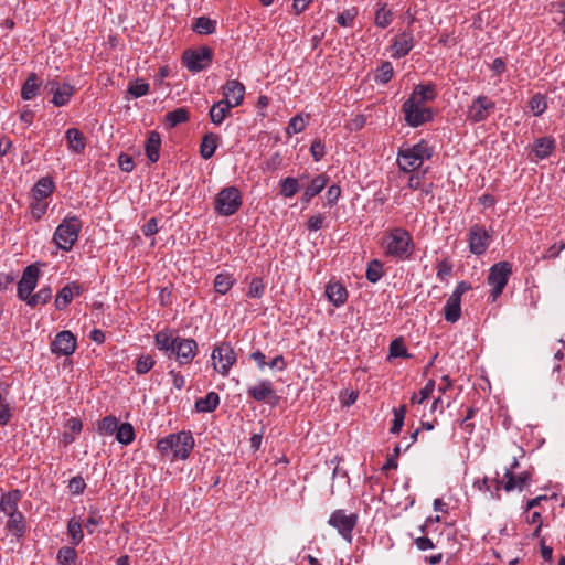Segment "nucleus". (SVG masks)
Listing matches in <instances>:
<instances>
[{
    "instance_id": "nucleus-20",
    "label": "nucleus",
    "mask_w": 565,
    "mask_h": 565,
    "mask_svg": "<svg viewBox=\"0 0 565 565\" xmlns=\"http://www.w3.org/2000/svg\"><path fill=\"white\" fill-rule=\"evenodd\" d=\"M232 105L227 100H218L214 103L210 108V119L211 121L220 126L223 121L231 115Z\"/></svg>"
},
{
    "instance_id": "nucleus-38",
    "label": "nucleus",
    "mask_w": 565,
    "mask_h": 565,
    "mask_svg": "<svg viewBox=\"0 0 565 565\" xmlns=\"http://www.w3.org/2000/svg\"><path fill=\"white\" fill-rule=\"evenodd\" d=\"M234 282H235V279H234L233 275H231L228 273H221V274L216 275V277L214 279L215 291L221 295H225L233 287Z\"/></svg>"
},
{
    "instance_id": "nucleus-48",
    "label": "nucleus",
    "mask_w": 565,
    "mask_h": 565,
    "mask_svg": "<svg viewBox=\"0 0 565 565\" xmlns=\"http://www.w3.org/2000/svg\"><path fill=\"white\" fill-rule=\"evenodd\" d=\"M77 553L74 547L63 546L57 552V561L61 565H71L76 561Z\"/></svg>"
},
{
    "instance_id": "nucleus-9",
    "label": "nucleus",
    "mask_w": 565,
    "mask_h": 565,
    "mask_svg": "<svg viewBox=\"0 0 565 565\" xmlns=\"http://www.w3.org/2000/svg\"><path fill=\"white\" fill-rule=\"evenodd\" d=\"M492 241L491 233L480 224H473L468 230V243L471 254L483 255Z\"/></svg>"
},
{
    "instance_id": "nucleus-39",
    "label": "nucleus",
    "mask_w": 565,
    "mask_h": 565,
    "mask_svg": "<svg viewBox=\"0 0 565 565\" xmlns=\"http://www.w3.org/2000/svg\"><path fill=\"white\" fill-rule=\"evenodd\" d=\"M116 440L122 445H129L135 439V430L131 424L121 423L116 429Z\"/></svg>"
},
{
    "instance_id": "nucleus-57",
    "label": "nucleus",
    "mask_w": 565,
    "mask_h": 565,
    "mask_svg": "<svg viewBox=\"0 0 565 565\" xmlns=\"http://www.w3.org/2000/svg\"><path fill=\"white\" fill-rule=\"evenodd\" d=\"M530 107L535 116L541 115L546 108V102L543 96L534 95L530 100Z\"/></svg>"
},
{
    "instance_id": "nucleus-64",
    "label": "nucleus",
    "mask_w": 565,
    "mask_h": 565,
    "mask_svg": "<svg viewBox=\"0 0 565 565\" xmlns=\"http://www.w3.org/2000/svg\"><path fill=\"white\" fill-rule=\"evenodd\" d=\"M324 216L322 214H317L311 216L307 222V228L309 231H318L323 226Z\"/></svg>"
},
{
    "instance_id": "nucleus-28",
    "label": "nucleus",
    "mask_w": 565,
    "mask_h": 565,
    "mask_svg": "<svg viewBox=\"0 0 565 565\" xmlns=\"http://www.w3.org/2000/svg\"><path fill=\"white\" fill-rule=\"evenodd\" d=\"M178 338L179 337L173 338L171 331L163 330L154 335V342L159 350L167 352L169 355H173V349Z\"/></svg>"
},
{
    "instance_id": "nucleus-24",
    "label": "nucleus",
    "mask_w": 565,
    "mask_h": 565,
    "mask_svg": "<svg viewBox=\"0 0 565 565\" xmlns=\"http://www.w3.org/2000/svg\"><path fill=\"white\" fill-rule=\"evenodd\" d=\"M22 493L20 490H12L1 495L0 510L6 515L19 512L18 503L21 500Z\"/></svg>"
},
{
    "instance_id": "nucleus-60",
    "label": "nucleus",
    "mask_w": 565,
    "mask_h": 565,
    "mask_svg": "<svg viewBox=\"0 0 565 565\" xmlns=\"http://www.w3.org/2000/svg\"><path fill=\"white\" fill-rule=\"evenodd\" d=\"M310 151L315 161H320L324 156V143L320 139L313 140Z\"/></svg>"
},
{
    "instance_id": "nucleus-1",
    "label": "nucleus",
    "mask_w": 565,
    "mask_h": 565,
    "mask_svg": "<svg viewBox=\"0 0 565 565\" xmlns=\"http://www.w3.org/2000/svg\"><path fill=\"white\" fill-rule=\"evenodd\" d=\"M194 447V439L190 431L170 434L157 443V448L162 455L173 454V458L185 460Z\"/></svg>"
},
{
    "instance_id": "nucleus-54",
    "label": "nucleus",
    "mask_w": 565,
    "mask_h": 565,
    "mask_svg": "<svg viewBox=\"0 0 565 565\" xmlns=\"http://www.w3.org/2000/svg\"><path fill=\"white\" fill-rule=\"evenodd\" d=\"M30 207L33 218L39 221L46 213L47 203L42 200H33Z\"/></svg>"
},
{
    "instance_id": "nucleus-27",
    "label": "nucleus",
    "mask_w": 565,
    "mask_h": 565,
    "mask_svg": "<svg viewBox=\"0 0 565 565\" xmlns=\"http://www.w3.org/2000/svg\"><path fill=\"white\" fill-rule=\"evenodd\" d=\"M461 317V299L451 296L446 300L444 307V318L447 322L455 323Z\"/></svg>"
},
{
    "instance_id": "nucleus-58",
    "label": "nucleus",
    "mask_w": 565,
    "mask_h": 565,
    "mask_svg": "<svg viewBox=\"0 0 565 565\" xmlns=\"http://www.w3.org/2000/svg\"><path fill=\"white\" fill-rule=\"evenodd\" d=\"M86 488L84 479L79 476L73 477L68 481V490L73 494H82Z\"/></svg>"
},
{
    "instance_id": "nucleus-56",
    "label": "nucleus",
    "mask_w": 565,
    "mask_h": 565,
    "mask_svg": "<svg viewBox=\"0 0 565 565\" xmlns=\"http://www.w3.org/2000/svg\"><path fill=\"white\" fill-rule=\"evenodd\" d=\"M306 120L300 115L292 117L288 124L287 132L299 134L306 128Z\"/></svg>"
},
{
    "instance_id": "nucleus-2",
    "label": "nucleus",
    "mask_w": 565,
    "mask_h": 565,
    "mask_svg": "<svg viewBox=\"0 0 565 565\" xmlns=\"http://www.w3.org/2000/svg\"><path fill=\"white\" fill-rule=\"evenodd\" d=\"M384 249L388 256L407 259L412 255L413 238L405 228L395 227L390 231Z\"/></svg>"
},
{
    "instance_id": "nucleus-41",
    "label": "nucleus",
    "mask_w": 565,
    "mask_h": 565,
    "mask_svg": "<svg viewBox=\"0 0 565 565\" xmlns=\"http://www.w3.org/2000/svg\"><path fill=\"white\" fill-rule=\"evenodd\" d=\"M67 533L71 536L72 544L74 545H78L84 539L83 525L75 518H72L70 520L67 525Z\"/></svg>"
},
{
    "instance_id": "nucleus-61",
    "label": "nucleus",
    "mask_w": 565,
    "mask_h": 565,
    "mask_svg": "<svg viewBox=\"0 0 565 565\" xmlns=\"http://www.w3.org/2000/svg\"><path fill=\"white\" fill-rule=\"evenodd\" d=\"M452 273V265L444 259L437 265V277L443 281L446 277L450 276Z\"/></svg>"
},
{
    "instance_id": "nucleus-32",
    "label": "nucleus",
    "mask_w": 565,
    "mask_h": 565,
    "mask_svg": "<svg viewBox=\"0 0 565 565\" xmlns=\"http://www.w3.org/2000/svg\"><path fill=\"white\" fill-rule=\"evenodd\" d=\"M218 404V394L215 392H210L204 397L196 399L195 409L199 413H211L217 408Z\"/></svg>"
},
{
    "instance_id": "nucleus-29",
    "label": "nucleus",
    "mask_w": 565,
    "mask_h": 565,
    "mask_svg": "<svg viewBox=\"0 0 565 565\" xmlns=\"http://www.w3.org/2000/svg\"><path fill=\"white\" fill-rule=\"evenodd\" d=\"M218 139V135L214 132H206L203 136L200 145V154L203 159L207 160L214 156L217 148Z\"/></svg>"
},
{
    "instance_id": "nucleus-45",
    "label": "nucleus",
    "mask_w": 565,
    "mask_h": 565,
    "mask_svg": "<svg viewBox=\"0 0 565 565\" xmlns=\"http://www.w3.org/2000/svg\"><path fill=\"white\" fill-rule=\"evenodd\" d=\"M52 297V290L50 287L41 288L36 294L32 295L28 300L26 305L30 307H35L39 303H46Z\"/></svg>"
},
{
    "instance_id": "nucleus-11",
    "label": "nucleus",
    "mask_w": 565,
    "mask_h": 565,
    "mask_svg": "<svg viewBox=\"0 0 565 565\" xmlns=\"http://www.w3.org/2000/svg\"><path fill=\"white\" fill-rule=\"evenodd\" d=\"M328 523L337 529L347 542L351 543L352 531L358 523V515L355 513L347 514L343 510H335L330 515Z\"/></svg>"
},
{
    "instance_id": "nucleus-37",
    "label": "nucleus",
    "mask_w": 565,
    "mask_h": 565,
    "mask_svg": "<svg viewBox=\"0 0 565 565\" xmlns=\"http://www.w3.org/2000/svg\"><path fill=\"white\" fill-rule=\"evenodd\" d=\"M7 529L17 536H22L25 529L24 516L21 512L7 515Z\"/></svg>"
},
{
    "instance_id": "nucleus-35",
    "label": "nucleus",
    "mask_w": 565,
    "mask_h": 565,
    "mask_svg": "<svg viewBox=\"0 0 565 565\" xmlns=\"http://www.w3.org/2000/svg\"><path fill=\"white\" fill-rule=\"evenodd\" d=\"M436 97L434 85H417L408 98H414V102L423 104L425 102L434 100Z\"/></svg>"
},
{
    "instance_id": "nucleus-62",
    "label": "nucleus",
    "mask_w": 565,
    "mask_h": 565,
    "mask_svg": "<svg viewBox=\"0 0 565 565\" xmlns=\"http://www.w3.org/2000/svg\"><path fill=\"white\" fill-rule=\"evenodd\" d=\"M355 18V12L352 10H345L337 17V22L341 26H351Z\"/></svg>"
},
{
    "instance_id": "nucleus-34",
    "label": "nucleus",
    "mask_w": 565,
    "mask_h": 565,
    "mask_svg": "<svg viewBox=\"0 0 565 565\" xmlns=\"http://www.w3.org/2000/svg\"><path fill=\"white\" fill-rule=\"evenodd\" d=\"M74 87L68 83H63L60 88H56V92L52 95V103L56 107L65 106L71 97L74 95Z\"/></svg>"
},
{
    "instance_id": "nucleus-8",
    "label": "nucleus",
    "mask_w": 565,
    "mask_h": 565,
    "mask_svg": "<svg viewBox=\"0 0 565 565\" xmlns=\"http://www.w3.org/2000/svg\"><path fill=\"white\" fill-rule=\"evenodd\" d=\"M212 57V50L209 46H201L184 51L182 62L190 72L199 73L211 64Z\"/></svg>"
},
{
    "instance_id": "nucleus-12",
    "label": "nucleus",
    "mask_w": 565,
    "mask_h": 565,
    "mask_svg": "<svg viewBox=\"0 0 565 565\" xmlns=\"http://www.w3.org/2000/svg\"><path fill=\"white\" fill-rule=\"evenodd\" d=\"M495 109V103L488 96L481 95L475 98L468 107L467 117L472 122L486 120Z\"/></svg>"
},
{
    "instance_id": "nucleus-47",
    "label": "nucleus",
    "mask_w": 565,
    "mask_h": 565,
    "mask_svg": "<svg viewBox=\"0 0 565 565\" xmlns=\"http://www.w3.org/2000/svg\"><path fill=\"white\" fill-rule=\"evenodd\" d=\"M394 419L390 431L392 434H398L404 425V419L406 415V405H401L393 409Z\"/></svg>"
},
{
    "instance_id": "nucleus-50",
    "label": "nucleus",
    "mask_w": 565,
    "mask_h": 565,
    "mask_svg": "<svg viewBox=\"0 0 565 565\" xmlns=\"http://www.w3.org/2000/svg\"><path fill=\"white\" fill-rule=\"evenodd\" d=\"M393 14L385 7H381L375 13V24L379 28L385 29L391 24Z\"/></svg>"
},
{
    "instance_id": "nucleus-26",
    "label": "nucleus",
    "mask_w": 565,
    "mask_h": 565,
    "mask_svg": "<svg viewBox=\"0 0 565 565\" xmlns=\"http://www.w3.org/2000/svg\"><path fill=\"white\" fill-rule=\"evenodd\" d=\"M161 147V137L158 131H150L145 143V151L150 162L154 163L159 160Z\"/></svg>"
},
{
    "instance_id": "nucleus-15",
    "label": "nucleus",
    "mask_w": 565,
    "mask_h": 565,
    "mask_svg": "<svg viewBox=\"0 0 565 565\" xmlns=\"http://www.w3.org/2000/svg\"><path fill=\"white\" fill-rule=\"evenodd\" d=\"M198 343L193 339L178 338L173 354L180 364H189L195 356Z\"/></svg>"
},
{
    "instance_id": "nucleus-23",
    "label": "nucleus",
    "mask_w": 565,
    "mask_h": 565,
    "mask_svg": "<svg viewBox=\"0 0 565 565\" xmlns=\"http://www.w3.org/2000/svg\"><path fill=\"white\" fill-rule=\"evenodd\" d=\"M530 478H531V475L527 471H523L520 475L515 476L513 473V471H511V469H505V472H504L505 483H504L503 488L508 492L513 491L516 488L522 490V488L526 484V482L530 480Z\"/></svg>"
},
{
    "instance_id": "nucleus-51",
    "label": "nucleus",
    "mask_w": 565,
    "mask_h": 565,
    "mask_svg": "<svg viewBox=\"0 0 565 565\" xmlns=\"http://www.w3.org/2000/svg\"><path fill=\"white\" fill-rule=\"evenodd\" d=\"M435 390V381L429 380L426 385L419 391V394H413L411 401L412 403L422 404L425 399H427Z\"/></svg>"
},
{
    "instance_id": "nucleus-5",
    "label": "nucleus",
    "mask_w": 565,
    "mask_h": 565,
    "mask_svg": "<svg viewBox=\"0 0 565 565\" xmlns=\"http://www.w3.org/2000/svg\"><path fill=\"white\" fill-rule=\"evenodd\" d=\"M242 205V195L237 188L227 186L215 198V211L222 216L235 214Z\"/></svg>"
},
{
    "instance_id": "nucleus-55",
    "label": "nucleus",
    "mask_w": 565,
    "mask_h": 565,
    "mask_svg": "<svg viewBox=\"0 0 565 565\" xmlns=\"http://www.w3.org/2000/svg\"><path fill=\"white\" fill-rule=\"evenodd\" d=\"M390 356H393V358H398V356H402V358H407L409 356L408 353H407V349L405 348V345L403 344V342L401 340H393L390 344Z\"/></svg>"
},
{
    "instance_id": "nucleus-21",
    "label": "nucleus",
    "mask_w": 565,
    "mask_h": 565,
    "mask_svg": "<svg viewBox=\"0 0 565 565\" xmlns=\"http://www.w3.org/2000/svg\"><path fill=\"white\" fill-rule=\"evenodd\" d=\"M326 296L328 297L329 301L332 302L335 307H340L347 301L348 291L342 284L338 281H330L326 286Z\"/></svg>"
},
{
    "instance_id": "nucleus-46",
    "label": "nucleus",
    "mask_w": 565,
    "mask_h": 565,
    "mask_svg": "<svg viewBox=\"0 0 565 565\" xmlns=\"http://www.w3.org/2000/svg\"><path fill=\"white\" fill-rule=\"evenodd\" d=\"M150 86L142 79H136L135 82H130L128 86V93L134 98H139L149 93Z\"/></svg>"
},
{
    "instance_id": "nucleus-25",
    "label": "nucleus",
    "mask_w": 565,
    "mask_h": 565,
    "mask_svg": "<svg viewBox=\"0 0 565 565\" xmlns=\"http://www.w3.org/2000/svg\"><path fill=\"white\" fill-rule=\"evenodd\" d=\"M55 189V183L50 177H43L32 188L33 200H44L49 198Z\"/></svg>"
},
{
    "instance_id": "nucleus-43",
    "label": "nucleus",
    "mask_w": 565,
    "mask_h": 565,
    "mask_svg": "<svg viewBox=\"0 0 565 565\" xmlns=\"http://www.w3.org/2000/svg\"><path fill=\"white\" fill-rule=\"evenodd\" d=\"M365 276L370 282H372V284L377 282L383 276L382 263L377 259L371 260L367 265Z\"/></svg>"
},
{
    "instance_id": "nucleus-36",
    "label": "nucleus",
    "mask_w": 565,
    "mask_h": 565,
    "mask_svg": "<svg viewBox=\"0 0 565 565\" xmlns=\"http://www.w3.org/2000/svg\"><path fill=\"white\" fill-rule=\"evenodd\" d=\"M192 30L198 34H213L216 30V21L207 17H199L194 20Z\"/></svg>"
},
{
    "instance_id": "nucleus-16",
    "label": "nucleus",
    "mask_w": 565,
    "mask_h": 565,
    "mask_svg": "<svg viewBox=\"0 0 565 565\" xmlns=\"http://www.w3.org/2000/svg\"><path fill=\"white\" fill-rule=\"evenodd\" d=\"M222 100H227L232 107H237L244 100L245 86L237 79H231L222 86Z\"/></svg>"
},
{
    "instance_id": "nucleus-33",
    "label": "nucleus",
    "mask_w": 565,
    "mask_h": 565,
    "mask_svg": "<svg viewBox=\"0 0 565 565\" xmlns=\"http://www.w3.org/2000/svg\"><path fill=\"white\" fill-rule=\"evenodd\" d=\"M65 137L67 139L68 149L75 153H79L85 149V139L83 134L77 128H70L66 130Z\"/></svg>"
},
{
    "instance_id": "nucleus-49",
    "label": "nucleus",
    "mask_w": 565,
    "mask_h": 565,
    "mask_svg": "<svg viewBox=\"0 0 565 565\" xmlns=\"http://www.w3.org/2000/svg\"><path fill=\"white\" fill-rule=\"evenodd\" d=\"M265 291V285L263 279L259 277H254L248 287V291L246 294L249 298H262Z\"/></svg>"
},
{
    "instance_id": "nucleus-7",
    "label": "nucleus",
    "mask_w": 565,
    "mask_h": 565,
    "mask_svg": "<svg viewBox=\"0 0 565 565\" xmlns=\"http://www.w3.org/2000/svg\"><path fill=\"white\" fill-rule=\"evenodd\" d=\"M212 359L214 361V370L221 375L226 376L231 367L236 363L237 354L228 342H222L213 349Z\"/></svg>"
},
{
    "instance_id": "nucleus-44",
    "label": "nucleus",
    "mask_w": 565,
    "mask_h": 565,
    "mask_svg": "<svg viewBox=\"0 0 565 565\" xmlns=\"http://www.w3.org/2000/svg\"><path fill=\"white\" fill-rule=\"evenodd\" d=\"M118 419L115 416H106L98 422V433L100 435H113L118 428Z\"/></svg>"
},
{
    "instance_id": "nucleus-14",
    "label": "nucleus",
    "mask_w": 565,
    "mask_h": 565,
    "mask_svg": "<svg viewBox=\"0 0 565 565\" xmlns=\"http://www.w3.org/2000/svg\"><path fill=\"white\" fill-rule=\"evenodd\" d=\"M76 349V338L67 330L61 331L56 334L54 341L51 344L53 353L61 355H71Z\"/></svg>"
},
{
    "instance_id": "nucleus-3",
    "label": "nucleus",
    "mask_w": 565,
    "mask_h": 565,
    "mask_svg": "<svg viewBox=\"0 0 565 565\" xmlns=\"http://www.w3.org/2000/svg\"><path fill=\"white\" fill-rule=\"evenodd\" d=\"M82 223L77 216H67L56 227L53 241L62 250L68 252L78 239Z\"/></svg>"
},
{
    "instance_id": "nucleus-52",
    "label": "nucleus",
    "mask_w": 565,
    "mask_h": 565,
    "mask_svg": "<svg viewBox=\"0 0 565 565\" xmlns=\"http://www.w3.org/2000/svg\"><path fill=\"white\" fill-rule=\"evenodd\" d=\"M154 365V360L150 355H140L136 363V372L137 374H146L148 373Z\"/></svg>"
},
{
    "instance_id": "nucleus-17",
    "label": "nucleus",
    "mask_w": 565,
    "mask_h": 565,
    "mask_svg": "<svg viewBox=\"0 0 565 565\" xmlns=\"http://www.w3.org/2000/svg\"><path fill=\"white\" fill-rule=\"evenodd\" d=\"M247 394L254 401L270 403V399H278L273 388V382L269 380H262L258 384L248 387Z\"/></svg>"
},
{
    "instance_id": "nucleus-31",
    "label": "nucleus",
    "mask_w": 565,
    "mask_h": 565,
    "mask_svg": "<svg viewBox=\"0 0 565 565\" xmlns=\"http://www.w3.org/2000/svg\"><path fill=\"white\" fill-rule=\"evenodd\" d=\"M328 182V178L324 174H319L312 179L310 185L305 190L302 194V202L309 203L313 196L319 194Z\"/></svg>"
},
{
    "instance_id": "nucleus-13",
    "label": "nucleus",
    "mask_w": 565,
    "mask_h": 565,
    "mask_svg": "<svg viewBox=\"0 0 565 565\" xmlns=\"http://www.w3.org/2000/svg\"><path fill=\"white\" fill-rule=\"evenodd\" d=\"M40 270L35 265H29L23 270L22 277L18 282V297L25 301L32 296L36 287Z\"/></svg>"
},
{
    "instance_id": "nucleus-59",
    "label": "nucleus",
    "mask_w": 565,
    "mask_h": 565,
    "mask_svg": "<svg viewBox=\"0 0 565 565\" xmlns=\"http://www.w3.org/2000/svg\"><path fill=\"white\" fill-rule=\"evenodd\" d=\"M102 522V515L99 514L98 510H90L85 527L87 529L88 533L94 532V527L99 525Z\"/></svg>"
},
{
    "instance_id": "nucleus-42",
    "label": "nucleus",
    "mask_w": 565,
    "mask_h": 565,
    "mask_svg": "<svg viewBox=\"0 0 565 565\" xmlns=\"http://www.w3.org/2000/svg\"><path fill=\"white\" fill-rule=\"evenodd\" d=\"M299 191V181L296 178L287 177L280 182V194L285 198H291Z\"/></svg>"
},
{
    "instance_id": "nucleus-4",
    "label": "nucleus",
    "mask_w": 565,
    "mask_h": 565,
    "mask_svg": "<svg viewBox=\"0 0 565 565\" xmlns=\"http://www.w3.org/2000/svg\"><path fill=\"white\" fill-rule=\"evenodd\" d=\"M431 157V149L424 142L399 152L398 166L404 171H412L419 168L424 159Z\"/></svg>"
},
{
    "instance_id": "nucleus-40",
    "label": "nucleus",
    "mask_w": 565,
    "mask_h": 565,
    "mask_svg": "<svg viewBox=\"0 0 565 565\" xmlns=\"http://www.w3.org/2000/svg\"><path fill=\"white\" fill-rule=\"evenodd\" d=\"M189 120V111L184 107L177 108L172 111L167 113L166 121L167 124L173 128L182 122Z\"/></svg>"
},
{
    "instance_id": "nucleus-30",
    "label": "nucleus",
    "mask_w": 565,
    "mask_h": 565,
    "mask_svg": "<svg viewBox=\"0 0 565 565\" xmlns=\"http://www.w3.org/2000/svg\"><path fill=\"white\" fill-rule=\"evenodd\" d=\"M555 149V140L551 137H542L535 140L533 151L537 159L547 158Z\"/></svg>"
},
{
    "instance_id": "nucleus-19",
    "label": "nucleus",
    "mask_w": 565,
    "mask_h": 565,
    "mask_svg": "<svg viewBox=\"0 0 565 565\" xmlns=\"http://www.w3.org/2000/svg\"><path fill=\"white\" fill-rule=\"evenodd\" d=\"M83 291V288L76 284L71 282L66 286H64L57 294L55 298V307L57 310L65 309L68 303L72 301L74 295H81Z\"/></svg>"
},
{
    "instance_id": "nucleus-10",
    "label": "nucleus",
    "mask_w": 565,
    "mask_h": 565,
    "mask_svg": "<svg viewBox=\"0 0 565 565\" xmlns=\"http://www.w3.org/2000/svg\"><path fill=\"white\" fill-rule=\"evenodd\" d=\"M422 104L414 102V98H407L402 107L405 115V121L411 127H418L433 118L430 108L422 107Z\"/></svg>"
},
{
    "instance_id": "nucleus-6",
    "label": "nucleus",
    "mask_w": 565,
    "mask_h": 565,
    "mask_svg": "<svg viewBox=\"0 0 565 565\" xmlns=\"http://www.w3.org/2000/svg\"><path fill=\"white\" fill-rule=\"evenodd\" d=\"M511 275L512 265L507 260L495 263L491 266L487 281L492 287L491 296L493 300L502 294Z\"/></svg>"
},
{
    "instance_id": "nucleus-53",
    "label": "nucleus",
    "mask_w": 565,
    "mask_h": 565,
    "mask_svg": "<svg viewBox=\"0 0 565 565\" xmlns=\"http://www.w3.org/2000/svg\"><path fill=\"white\" fill-rule=\"evenodd\" d=\"M393 76V66L390 62H383L377 68L376 79L383 84L391 81Z\"/></svg>"
},
{
    "instance_id": "nucleus-63",
    "label": "nucleus",
    "mask_w": 565,
    "mask_h": 565,
    "mask_svg": "<svg viewBox=\"0 0 565 565\" xmlns=\"http://www.w3.org/2000/svg\"><path fill=\"white\" fill-rule=\"evenodd\" d=\"M281 162H282L281 156L278 152H276L265 162L264 170L275 171L276 169H278L280 167Z\"/></svg>"
},
{
    "instance_id": "nucleus-18",
    "label": "nucleus",
    "mask_w": 565,
    "mask_h": 565,
    "mask_svg": "<svg viewBox=\"0 0 565 565\" xmlns=\"http://www.w3.org/2000/svg\"><path fill=\"white\" fill-rule=\"evenodd\" d=\"M414 46V35L411 31H404L396 35L392 44V57L406 56Z\"/></svg>"
},
{
    "instance_id": "nucleus-22",
    "label": "nucleus",
    "mask_w": 565,
    "mask_h": 565,
    "mask_svg": "<svg viewBox=\"0 0 565 565\" xmlns=\"http://www.w3.org/2000/svg\"><path fill=\"white\" fill-rule=\"evenodd\" d=\"M43 82L36 73H30L21 88V97L24 100L34 99L42 86Z\"/></svg>"
}]
</instances>
